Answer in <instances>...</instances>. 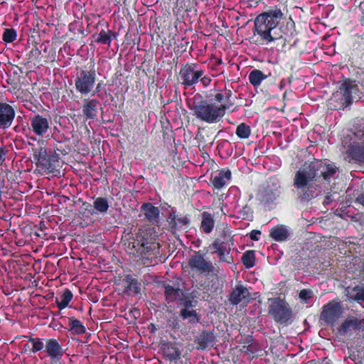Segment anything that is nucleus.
Segmentation results:
<instances>
[{
    "mask_svg": "<svg viewBox=\"0 0 364 364\" xmlns=\"http://www.w3.org/2000/svg\"><path fill=\"white\" fill-rule=\"evenodd\" d=\"M349 151L354 158L364 162V143L353 144Z\"/></svg>",
    "mask_w": 364,
    "mask_h": 364,
    "instance_id": "e433bc0d",
    "label": "nucleus"
},
{
    "mask_svg": "<svg viewBox=\"0 0 364 364\" xmlns=\"http://www.w3.org/2000/svg\"><path fill=\"white\" fill-rule=\"evenodd\" d=\"M269 237L276 242H284L288 240L289 232L285 225H279L270 230Z\"/></svg>",
    "mask_w": 364,
    "mask_h": 364,
    "instance_id": "a878e982",
    "label": "nucleus"
},
{
    "mask_svg": "<svg viewBox=\"0 0 364 364\" xmlns=\"http://www.w3.org/2000/svg\"><path fill=\"white\" fill-rule=\"evenodd\" d=\"M158 235L154 228H139L128 240L127 248L142 263L149 265L159 252Z\"/></svg>",
    "mask_w": 364,
    "mask_h": 364,
    "instance_id": "7ed1b4c3",
    "label": "nucleus"
},
{
    "mask_svg": "<svg viewBox=\"0 0 364 364\" xmlns=\"http://www.w3.org/2000/svg\"><path fill=\"white\" fill-rule=\"evenodd\" d=\"M268 311L274 321L278 323L287 324L292 321V309L284 299H272L269 305Z\"/></svg>",
    "mask_w": 364,
    "mask_h": 364,
    "instance_id": "423d86ee",
    "label": "nucleus"
},
{
    "mask_svg": "<svg viewBox=\"0 0 364 364\" xmlns=\"http://www.w3.org/2000/svg\"><path fill=\"white\" fill-rule=\"evenodd\" d=\"M16 117L14 106L0 102V132H6L14 123Z\"/></svg>",
    "mask_w": 364,
    "mask_h": 364,
    "instance_id": "4468645a",
    "label": "nucleus"
},
{
    "mask_svg": "<svg viewBox=\"0 0 364 364\" xmlns=\"http://www.w3.org/2000/svg\"><path fill=\"white\" fill-rule=\"evenodd\" d=\"M284 18L282 4L267 6L255 18L250 42L257 46H269L278 53H286L288 47L292 46L297 32L294 21L290 18L282 22Z\"/></svg>",
    "mask_w": 364,
    "mask_h": 364,
    "instance_id": "f257e3e1",
    "label": "nucleus"
},
{
    "mask_svg": "<svg viewBox=\"0 0 364 364\" xmlns=\"http://www.w3.org/2000/svg\"><path fill=\"white\" fill-rule=\"evenodd\" d=\"M51 124L52 120L50 116L46 117L36 114L30 117L28 126L29 131L36 136L47 138L51 132Z\"/></svg>",
    "mask_w": 364,
    "mask_h": 364,
    "instance_id": "1a4fd4ad",
    "label": "nucleus"
},
{
    "mask_svg": "<svg viewBox=\"0 0 364 364\" xmlns=\"http://www.w3.org/2000/svg\"><path fill=\"white\" fill-rule=\"evenodd\" d=\"M81 209H82L83 211L80 212V214H82V215H85V216H90V215H92L95 213H96L95 209L94 208L93 205H92L91 203L86 202V201L82 203Z\"/></svg>",
    "mask_w": 364,
    "mask_h": 364,
    "instance_id": "37998d69",
    "label": "nucleus"
},
{
    "mask_svg": "<svg viewBox=\"0 0 364 364\" xmlns=\"http://www.w3.org/2000/svg\"><path fill=\"white\" fill-rule=\"evenodd\" d=\"M93 207L95 209L96 213L105 214L109 208V200L107 198L98 197L95 199Z\"/></svg>",
    "mask_w": 364,
    "mask_h": 364,
    "instance_id": "473e14b6",
    "label": "nucleus"
},
{
    "mask_svg": "<svg viewBox=\"0 0 364 364\" xmlns=\"http://www.w3.org/2000/svg\"><path fill=\"white\" fill-rule=\"evenodd\" d=\"M100 84L99 83V84H97V87H96V90H95V91H94V92L91 94V95H92V96H94V95H95V92L100 90Z\"/></svg>",
    "mask_w": 364,
    "mask_h": 364,
    "instance_id": "6e6d98bb",
    "label": "nucleus"
},
{
    "mask_svg": "<svg viewBox=\"0 0 364 364\" xmlns=\"http://www.w3.org/2000/svg\"><path fill=\"white\" fill-rule=\"evenodd\" d=\"M17 37L16 31L14 28H6L2 35V40L7 43L14 42Z\"/></svg>",
    "mask_w": 364,
    "mask_h": 364,
    "instance_id": "ea45409f",
    "label": "nucleus"
},
{
    "mask_svg": "<svg viewBox=\"0 0 364 364\" xmlns=\"http://www.w3.org/2000/svg\"><path fill=\"white\" fill-rule=\"evenodd\" d=\"M232 246H233L232 238H230V241H225L220 238H216L210 247L213 250V253L218 255L219 262L231 264L234 263L233 257L230 253Z\"/></svg>",
    "mask_w": 364,
    "mask_h": 364,
    "instance_id": "f8f14e48",
    "label": "nucleus"
},
{
    "mask_svg": "<svg viewBox=\"0 0 364 364\" xmlns=\"http://www.w3.org/2000/svg\"><path fill=\"white\" fill-rule=\"evenodd\" d=\"M363 323L355 316H348L338 328L340 334L346 335L349 331H360Z\"/></svg>",
    "mask_w": 364,
    "mask_h": 364,
    "instance_id": "412c9836",
    "label": "nucleus"
},
{
    "mask_svg": "<svg viewBox=\"0 0 364 364\" xmlns=\"http://www.w3.org/2000/svg\"><path fill=\"white\" fill-rule=\"evenodd\" d=\"M286 96V92L284 93L283 97H284Z\"/></svg>",
    "mask_w": 364,
    "mask_h": 364,
    "instance_id": "052dcab7",
    "label": "nucleus"
},
{
    "mask_svg": "<svg viewBox=\"0 0 364 364\" xmlns=\"http://www.w3.org/2000/svg\"><path fill=\"white\" fill-rule=\"evenodd\" d=\"M33 158L38 171L41 173H53L57 170L60 156L58 153L48 150L46 146L32 149Z\"/></svg>",
    "mask_w": 364,
    "mask_h": 364,
    "instance_id": "20e7f679",
    "label": "nucleus"
},
{
    "mask_svg": "<svg viewBox=\"0 0 364 364\" xmlns=\"http://www.w3.org/2000/svg\"><path fill=\"white\" fill-rule=\"evenodd\" d=\"M235 97L232 91L228 89L211 92L206 95L205 100L195 103L191 109L198 120L216 124L222 121L226 110L234 105Z\"/></svg>",
    "mask_w": 364,
    "mask_h": 364,
    "instance_id": "f03ea898",
    "label": "nucleus"
},
{
    "mask_svg": "<svg viewBox=\"0 0 364 364\" xmlns=\"http://www.w3.org/2000/svg\"><path fill=\"white\" fill-rule=\"evenodd\" d=\"M141 211L144 212V218L152 224L157 223L159 220L160 210L151 203H145L141 206Z\"/></svg>",
    "mask_w": 364,
    "mask_h": 364,
    "instance_id": "5701e85b",
    "label": "nucleus"
},
{
    "mask_svg": "<svg viewBox=\"0 0 364 364\" xmlns=\"http://www.w3.org/2000/svg\"><path fill=\"white\" fill-rule=\"evenodd\" d=\"M28 338V341L32 343V348L30 351L32 353H36L43 349H45L46 341L44 339L40 338H33L32 336H25Z\"/></svg>",
    "mask_w": 364,
    "mask_h": 364,
    "instance_id": "c9c22d12",
    "label": "nucleus"
},
{
    "mask_svg": "<svg viewBox=\"0 0 364 364\" xmlns=\"http://www.w3.org/2000/svg\"><path fill=\"white\" fill-rule=\"evenodd\" d=\"M205 73L204 70L199 68L198 64L187 63L183 65L180 69L179 75L181 79V85L184 88L194 86L199 82V79Z\"/></svg>",
    "mask_w": 364,
    "mask_h": 364,
    "instance_id": "6e6552de",
    "label": "nucleus"
},
{
    "mask_svg": "<svg viewBox=\"0 0 364 364\" xmlns=\"http://www.w3.org/2000/svg\"><path fill=\"white\" fill-rule=\"evenodd\" d=\"M100 102L97 99H87L82 105V114L86 119H94L98 114Z\"/></svg>",
    "mask_w": 364,
    "mask_h": 364,
    "instance_id": "4be33fe9",
    "label": "nucleus"
},
{
    "mask_svg": "<svg viewBox=\"0 0 364 364\" xmlns=\"http://www.w3.org/2000/svg\"><path fill=\"white\" fill-rule=\"evenodd\" d=\"M230 304L237 306L240 303L248 304L252 299L251 293L247 287L242 284L241 281L237 282L235 287L228 296Z\"/></svg>",
    "mask_w": 364,
    "mask_h": 364,
    "instance_id": "ddd939ff",
    "label": "nucleus"
},
{
    "mask_svg": "<svg viewBox=\"0 0 364 364\" xmlns=\"http://www.w3.org/2000/svg\"><path fill=\"white\" fill-rule=\"evenodd\" d=\"M7 154V151L5 150V148L3 146H0V164H1L6 159V156Z\"/></svg>",
    "mask_w": 364,
    "mask_h": 364,
    "instance_id": "3c124183",
    "label": "nucleus"
},
{
    "mask_svg": "<svg viewBox=\"0 0 364 364\" xmlns=\"http://www.w3.org/2000/svg\"><path fill=\"white\" fill-rule=\"evenodd\" d=\"M40 54L41 51L37 48H32L29 52V55L35 58H38Z\"/></svg>",
    "mask_w": 364,
    "mask_h": 364,
    "instance_id": "864d4df0",
    "label": "nucleus"
},
{
    "mask_svg": "<svg viewBox=\"0 0 364 364\" xmlns=\"http://www.w3.org/2000/svg\"><path fill=\"white\" fill-rule=\"evenodd\" d=\"M73 297L72 291L69 289H65L60 298H55V304L60 310L66 308Z\"/></svg>",
    "mask_w": 364,
    "mask_h": 364,
    "instance_id": "7c9ffc66",
    "label": "nucleus"
},
{
    "mask_svg": "<svg viewBox=\"0 0 364 364\" xmlns=\"http://www.w3.org/2000/svg\"><path fill=\"white\" fill-rule=\"evenodd\" d=\"M183 308L182 309H190V308L194 306L193 304V300L190 298H185L182 303Z\"/></svg>",
    "mask_w": 364,
    "mask_h": 364,
    "instance_id": "de8ad7c7",
    "label": "nucleus"
},
{
    "mask_svg": "<svg viewBox=\"0 0 364 364\" xmlns=\"http://www.w3.org/2000/svg\"><path fill=\"white\" fill-rule=\"evenodd\" d=\"M124 280L127 291H133L136 294L140 293L141 284L137 279L134 278L131 274H127Z\"/></svg>",
    "mask_w": 364,
    "mask_h": 364,
    "instance_id": "2f4dec72",
    "label": "nucleus"
},
{
    "mask_svg": "<svg viewBox=\"0 0 364 364\" xmlns=\"http://www.w3.org/2000/svg\"><path fill=\"white\" fill-rule=\"evenodd\" d=\"M238 1L242 4H254L256 6H257L263 0H238Z\"/></svg>",
    "mask_w": 364,
    "mask_h": 364,
    "instance_id": "603ef678",
    "label": "nucleus"
},
{
    "mask_svg": "<svg viewBox=\"0 0 364 364\" xmlns=\"http://www.w3.org/2000/svg\"><path fill=\"white\" fill-rule=\"evenodd\" d=\"M307 167L310 171V176L316 181L322 178L323 181L329 182L337 171V168L334 164H326L319 159L311 161Z\"/></svg>",
    "mask_w": 364,
    "mask_h": 364,
    "instance_id": "0eeeda50",
    "label": "nucleus"
},
{
    "mask_svg": "<svg viewBox=\"0 0 364 364\" xmlns=\"http://www.w3.org/2000/svg\"><path fill=\"white\" fill-rule=\"evenodd\" d=\"M363 1H360L358 5V9L360 11V14L358 16V21L362 26H364V9L362 7Z\"/></svg>",
    "mask_w": 364,
    "mask_h": 364,
    "instance_id": "09e8293b",
    "label": "nucleus"
},
{
    "mask_svg": "<svg viewBox=\"0 0 364 364\" xmlns=\"http://www.w3.org/2000/svg\"><path fill=\"white\" fill-rule=\"evenodd\" d=\"M342 95L341 101L343 105L348 106L352 104L354 96L358 92V86L355 81L346 79L339 87Z\"/></svg>",
    "mask_w": 364,
    "mask_h": 364,
    "instance_id": "f3484780",
    "label": "nucleus"
},
{
    "mask_svg": "<svg viewBox=\"0 0 364 364\" xmlns=\"http://www.w3.org/2000/svg\"><path fill=\"white\" fill-rule=\"evenodd\" d=\"M353 290L356 291L354 299L357 301H364V287H358L356 286Z\"/></svg>",
    "mask_w": 364,
    "mask_h": 364,
    "instance_id": "a18cd8bd",
    "label": "nucleus"
},
{
    "mask_svg": "<svg viewBox=\"0 0 364 364\" xmlns=\"http://www.w3.org/2000/svg\"><path fill=\"white\" fill-rule=\"evenodd\" d=\"M278 196L272 189L266 188L261 195L260 200L265 205L273 203Z\"/></svg>",
    "mask_w": 364,
    "mask_h": 364,
    "instance_id": "4c0bfd02",
    "label": "nucleus"
},
{
    "mask_svg": "<svg viewBox=\"0 0 364 364\" xmlns=\"http://www.w3.org/2000/svg\"><path fill=\"white\" fill-rule=\"evenodd\" d=\"M96 76L94 64H92L89 69L86 67L84 68H77L75 78L76 91L82 96L90 94L95 85Z\"/></svg>",
    "mask_w": 364,
    "mask_h": 364,
    "instance_id": "39448f33",
    "label": "nucleus"
},
{
    "mask_svg": "<svg viewBox=\"0 0 364 364\" xmlns=\"http://www.w3.org/2000/svg\"><path fill=\"white\" fill-rule=\"evenodd\" d=\"M223 63L222 62V60L220 58V59H217L216 60V62H215V65H221Z\"/></svg>",
    "mask_w": 364,
    "mask_h": 364,
    "instance_id": "4d7b16f0",
    "label": "nucleus"
},
{
    "mask_svg": "<svg viewBox=\"0 0 364 364\" xmlns=\"http://www.w3.org/2000/svg\"><path fill=\"white\" fill-rule=\"evenodd\" d=\"M167 222L169 228L173 231L187 229L191 224V215L188 214L178 215L173 208L169 212Z\"/></svg>",
    "mask_w": 364,
    "mask_h": 364,
    "instance_id": "2eb2a0df",
    "label": "nucleus"
},
{
    "mask_svg": "<svg viewBox=\"0 0 364 364\" xmlns=\"http://www.w3.org/2000/svg\"><path fill=\"white\" fill-rule=\"evenodd\" d=\"M255 259L254 250H247L242 256V262L247 269L252 268L255 265Z\"/></svg>",
    "mask_w": 364,
    "mask_h": 364,
    "instance_id": "f704fd0d",
    "label": "nucleus"
},
{
    "mask_svg": "<svg viewBox=\"0 0 364 364\" xmlns=\"http://www.w3.org/2000/svg\"><path fill=\"white\" fill-rule=\"evenodd\" d=\"M240 213L242 216L243 219L248 220H252V210L249 205H245V206H243L242 209L240 210Z\"/></svg>",
    "mask_w": 364,
    "mask_h": 364,
    "instance_id": "c03bdc74",
    "label": "nucleus"
},
{
    "mask_svg": "<svg viewBox=\"0 0 364 364\" xmlns=\"http://www.w3.org/2000/svg\"><path fill=\"white\" fill-rule=\"evenodd\" d=\"M161 349L165 358L169 361H176L181 358V351L174 343H164L162 344Z\"/></svg>",
    "mask_w": 364,
    "mask_h": 364,
    "instance_id": "393cba45",
    "label": "nucleus"
},
{
    "mask_svg": "<svg viewBox=\"0 0 364 364\" xmlns=\"http://www.w3.org/2000/svg\"><path fill=\"white\" fill-rule=\"evenodd\" d=\"M69 331L75 335H82L86 332V328L84 324L75 317L68 318Z\"/></svg>",
    "mask_w": 364,
    "mask_h": 364,
    "instance_id": "c756f323",
    "label": "nucleus"
},
{
    "mask_svg": "<svg viewBox=\"0 0 364 364\" xmlns=\"http://www.w3.org/2000/svg\"><path fill=\"white\" fill-rule=\"evenodd\" d=\"M363 36H364V33H363ZM362 38L364 39V37H363Z\"/></svg>",
    "mask_w": 364,
    "mask_h": 364,
    "instance_id": "680f3d73",
    "label": "nucleus"
},
{
    "mask_svg": "<svg viewBox=\"0 0 364 364\" xmlns=\"http://www.w3.org/2000/svg\"><path fill=\"white\" fill-rule=\"evenodd\" d=\"M46 346L44 352L50 358L52 363H57L61 360L64 350L62 345L55 338H45Z\"/></svg>",
    "mask_w": 364,
    "mask_h": 364,
    "instance_id": "dca6fc26",
    "label": "nucleus"
},
{
    "mask_svg": "<svg viewBox=\"0 0 364 364\" xmlns=\"http://www.w3.org/2000/svg\"><path fill=\"white\" fill-rule=\"evenodd\" d=\"M196 349L204 350L213 348L217 343V337L214 331L203 330L196 338Z\"/></svg>",
    "mask_w": 364,
    "mask_h": 364,
    "instance_id": "a211bd4d",
    "label": "nucleus"
},
{
    "mask_svg": "<svg viewBox=\"0 0 364 364\" xmlns=\"http://www.w3.org/2000/svg\"><path fill=\"white\" fill-rule=\"evenodd\" d=\"M179 289L175 288L171 285L167 284L165 287V296L166 299L173 301L178 295Z\"/></svg>",
    "mask_w": 364,
    "mask_h": 364,
    "instance_id": "a19ab883",
    "label": "nucleus"
},
{
    "mask_svg": "<svg viewBox=\"0 0 364 364\" xmlns=\"http://www.w3.org/2000/svg\"><path fill=\"white\" fill-rule=\"evenodd\" d=\"M235 134L240 139H247L251 134V128L245 123L240 124L235 131Z\"/></svg>",
    "mask_w": 364,
    "mask_h": 364,
    "instance_id": "58836bf2",
    "label": "nucleus"
},
{
    "mask_svg": "<svg viewBox=\"0 0 364 364\" xmlns=\"http://www.w3.org/2000/svg\"><path fill=\"white\" fill-rule=\"evenodd\" d=\"M51 138L54 141L53 142V150L54 153L65 155L68 154L71 149L70 146V139L65 136L63 133L58 132V133H53Z\"/></svg>",
    "mask_w": 364,
    "mask_h": 364,
    "instance_id": "6ab92c4d",
    "label": "nucleus"
},
{
    "mask_svg": "<svg viewBox=\"0 0 364 364\" xmlns=\"http://www.w3.org/2000/svg\"><path fill=\"white\" fill-rule=\"evenodd\" d=\"M269 75H271V73L269 75H265L262 70L258 69H253L248 75V80L250 83L254 87H258L261 85L263 80H266Z\"/></svg>",
    "mask_w": 364,
    "mask_h": 364,
    "instance_id": "c85d7f7f",
    "label": "nucleus"
},
{
    "mask_svg": "<svg viewBox=\"0 0 364 364\" xmlns=\"http://www.w3.org/2000/svg\"><path fill=\"white\" fill-rule=\"evenodd\" d=\"M284 87V84L283 83V81H282L280 83H279V88L282 90L283 89Z\"/></svg>",
    "mask_w": 364,
    "mask_h": 364,
    "instance_id": "bf43d9fd",
    "label": "nucleus"
},
{
    "mask_svg": "<svg viewBox=\"0 0 364 364\" xmlns=\"http://www.w3.org/2000/svg\"><path fill=\"white\" fill-rule=\"evenodd\" d=\"M205 253L201 250L194 251L193 255L188 259V266L191 269L200 274L208 275L210 274H217L215 268L212 262L207 261Z\"/></svg>",
    "mask_w": 364,
    "mask_h": 364,
    "instance_id": "9d476101",
    "label": "nucleus"
},
{
    "mask_svg": "<svg viewBox=\"0 0 364 364\" xmlns=\"http://www.w3.org/2000/svg\"><path fill=\"white\" fill-rule=\"evenodd\" d=\"M31 106H32V103H31V102H30V103H29V105H27V104H26V105H25V107H26L27 109H30V110L31 109Z\"/></svg>",
    "mask_w": 364,
    "mask_h": 364,
    "instance_id": "13d9d810",
    "label": "nucleus"
},
{
    "mask_svg": "<svg viewBox=\"0 0 364 364\" xmlns=\"http://www.w3.org/2000/svg\"><path fill=\"white\" fill-rule=\"evenodd\" d=\"M116 38L117 35L115 33L110 30H107V31L104 29H102L98 34L97 38L95 40L97 43L108 45L109 46L112 39Z\"/></svg>",
    "mask_w": 364,
    "mask_h": 364,
    "instance_id": "72a5a7b5",
    "label": "nucleus"
},
{
    "mask_svg": "<svg viewBox=\"0 0 364 364\" xmlns=\"http://www.w3.org/2000/svg\"><path fill=\"white\" fill-rule=\"evenodd\" d=\"M199 81L204 87H208L211 82V78L203 74V75L200 77Z\"/></svg>",
    "mask_w": 364,
    "mask_h": 364,
    "instance_id": "8fccbe9b",
    "label": "nucleus"
},
{
    "mask_svg": "<svg viewBox=\"0 0 364 364\" xmlns=\"http://www.w3.org/2000/svg\"><path fill=\"white\" fill-rule=\"evenodd\" d=\"M231 171L228 168H222L215 176H211L210 182L214 189L221 190L231 180Z\"/></svg>",
    "mask_w": 364,
    "mask_h": 364,
    "instance_id": "aec40b11",
    "label": "nucleus"
},
{
    "mask_svg": "<svg viewBox=\"0 0 364 364\" xmlns=\"http://www.w3.org/2000/svg\"><path fill=\"white\" fill-rule=\"evenodd\" d=\"M262 232L258 230H252L250 233V237L252 240L258 241Z\"/></svg>",
    "mask_w": 364,
    "mask_h": 364,
    "instance_id": "49530a36",
    "label": "nucleus"
},
{
    "mask_svg": "<svg viewBox=\"0 0 364 364\" xmlns=\"http://www.w3.org/2000/svg\"><path fill=\"white\" fill-rule=\"evenodd\" d=\"M356 202L364 206V193L358 196Z\"/></svg>",
    "mask_w": 364,
    "mask_h": 364,
    "instance_id": "5fc2aeb1",
    "label": "nucleus"
},
{
    "mask_svg": "<svg viewBox=\"0 0 364 364\" xmlns=\"http://www.w3.org/2000/svg\"><path fill=\"white\" fill-rule=\"evenodd\" d=\"M314 297V292L311 289H303L299 292V298L300 300L306 304Z\"/></svg>",
    "mask_w": 364,
    "mask_h": 364,
    "instance_id": "79ce46f5",
    "label": "nucleus"
},
{
    "mask_svg": "<svg viewBox=\"0 0 364 364\" xmlns=\"http://www.w3.org/2000/svg\"><path fill=\"white\" fill-rule=\"evenodd\" d=\"M343 313V307L340 301L336 299L325 304L321 312L320 318L328 326H333Z\"/></svg>",
    "mask_w": 364,
    "mask_h": 364,
    "instance_id": "9b49d317",
    "label": "nucleus"
},
{
    "mask_svg": "<svg viewBox=\"0 0 364 364\" xmlns=\"http://www.w3.org/2000/svg\"><path fill=\"white\" fill-rule=\"evenodd\" d=\"M179 316L183 321L188 320V323L191 325H196L201 319V315L193 309H181Z\"/></svg>",
    "mask_w": 364,
    "mask_h": 364,
    "instance_id": "cd10ccee",
    "label": "nucleus"
},
{
    "mask_svg": "<svg viewBox=\"0 0 364 364\" xmlns=\"http://www.w3.org/2000/svg\"><path fill=\"white\" fill-rule=\"evenodd\" d=\"M313 180L314 178L310 176V171L306 166L304 169H300L295 173L294 186L297 189H303L306 188Z\"/></svg>",
    "mask_w": 364,
    "mask_h": 364,
    "instance_id": "b1692460",
    "label": "nucleus"
},
{
    "mask_svg": "<svg viewBox=\"0 0 364 364\" xmlns=\"http://www.w3.org/2000/svg\"><path fill=\"white\" fill-rule=\"evenodd\" d=\"M215 219L213 215L209 212L204 211L201 213V223L200 230L202 232L210 234L214 229Z\"/></svg>",
    "mask_w": 364,
    "mask_h": 364,
    "instance_id": "bb28decb",
    "label": "nucleus"
}]
</instances>
